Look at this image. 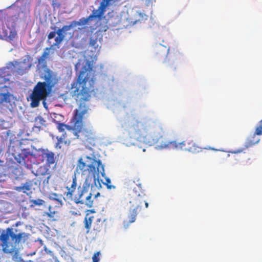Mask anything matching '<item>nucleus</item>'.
<instances>
[{
  "mask_svg": "<svg viewBox=\"0 0 262 262\" xmlns=\"http://www.w3.org/2000/svg\"><path fill=\"white\" fill-rule=\"evenodd\" d=\"M77 170H80L82 176H85V180L82 186L77 187V179L76 173L72 176V181L70 185L66 187L67 191L64 192V200L68 202H73L76 204L85 205L88 208L93 206L94 200L92 194L90 191V185L92 183L96 184V174H101L103 176L104 173V165L99 160L89 156L80 158L77 164Z\"/></svg>",
  "mask_w": 262,
  "mask_h": 262,
  "instance_id": "nucleus-1",
  "label": "nucleus"
},
{
  "mask_svg": "<svg viewBox=\"0 0 262 262\" xmlns=\"http://www.w3.org/2000/svg\"><path fill=\"white\" fill-rule=\"evenodd\" d=\"M82 68L76 81L72 84V96L81 104L90 100L92 95L95 93L94 85L96 78L92 68Z\"/></svg>",
  "mask_w": 262,
  "mask_h": 262,
  "instance_id": "nucleus-2",
  "label": "nucleus"
},
{
  "mask_svg": "<svg viewBox=\"0 0 262 262\" xmlns=\"http://www.w3.org/2000/svg\"><path fill=\"white\" fill-rule=\"evenodd\" d=\"M86 112V109L74 110L71 120V130L76 139H79L85 146H90L95 145V135L93 129L85 127L83 123V116Z\"/></svg>",
  "mask_w": 262,
  "mask_h": 262,
  "instance_id": "nucleus-3",
  "label": "nucleus"
},
{
  "mask_svg": "<svg viewBox=\"0 0 262 262\" xmlns=\"http://www.w3.org/2000/svg\"><path fill=\"white\" fill-rule=\"evenodd\" d=\"M28 238V234L25 232L15 234L12 228H8L1 231V241L3 251L6 253L13 254L12 259L19 262H24L19 257L17 245L21 242H25Z\"/></svg>",
  "mask_w": 262,
  "mask_h": 262,
  "instance_id": "nucleus-4",
  "label": "nucleus"
},
{
  "mask_svg": "<svg viewBox=\"0 0 262 262\" xmlns=\"http://www.w3.org/2000/svg\"><path fill=\"white\" fill-rule=\"evenodd\" d=\"M130 184L133 185V189L129 193L128 217L129 223H132L136 221V216L141 212L143 203H144L146 208L148 207V203L144 200L145 193L140 179H138L136 182L134 180Z\"/></svg>",
  "mask_w": 262,
  "mask_h": 262,
  "instance_id": "nucleus-5",
  "label": "nucleus"
},
{
  "mask_svg": "<svg viewBox=\"0 0 262 262\" xmlns=\"http://www.w3.org/2000/svg\"><path fill=\"white\" fill-rule=\"evenodd\" d=\"M165 134L164 128L161 125L158 126L152 135L150 136L148 141L149 145H156V148L158 149H180L187 150V145L189 144L187 139L181 142L177 143L176 141H168L163 138Z\"/></svg>",
  "mask_w": 262,
  "mask_h": 262,
  "instance_id": "nucleus-6",
  "label": "nucleus"
},
{
  "mask_svg": "<svg viewBox=\"0 0 262 262\" xmlns=\"http://www.w3.org/2000/svg\"><path fill=\"white\" fill-rule=\"evenodd\" d=\"M51 92V90L48 88L45 82H38L30 95L31 106L36 107L39 106L40 102L42 101L44 106L46 107V101Z\"/></svg>",
  "mask_w": 262,
  "mask_h": 262,
  "instance_id": "nucleus-7",
  "label": "nucleus"
},
{
  "mask_svg": "<svg viewBox=\"0 0 262 262\" xmlns=\"http://www.w3.org/2000/svg\"><path fill=\"white\" fill-rule=\"evenodd\" d=\"M31 57L27 56L23 61L18 62L15 61L10 62L8 64L6 67L1 69V78H4L5 80H8L7 76H11L12 73L15 71V65L18 66L17 72L19 75H23L26 73L31 67V62L30 61Z\"/></svg>",
  "mask_w": 262,
  "mask_h": 262,
  "instance_id": "nucleus-8",
  "label": "nucleus"
},
{
  "mask_svg": "<svg viewBox=\"0 0 262 262\" xmlns=\"http://www.w3.org/2000/svg\"><path fill=\"white\" fill-rule=\"evenodd\" d=\"M112 0H102L97 10H93L92 14L86 18L84 19V23H87L93 18H101L105 12L106 7L109 6Z\"/></svg>",
  "mask_w": 262,
  "mask_h": 262,
  "instance_id": "nucleus-9",
  "label": "nucleus"
},
{
  "mask_svg": "<svg viewBox=\"0 0 262 262\" xmlns=\"http://www.w3.org/2000/svg\"><path fill=\"white\" fill-rule=\"evenodd\" d=\"M79 23L76 21H73L69 25L63 26L61 28L57 31V36L55 38V43L52 46H58L64 39L66 36V32L69 31L72 28L79 25Z\"/></svg>",
  "mask_w": 262,
  "mask_h": 262,
  "instance_id": "nucleus-10",
  "label": "nucleus"
},
{
  "mask_svg": "<svg viewBox=\"0 0 262 262\" xmlns=\"http://www.w3.org/2000/svg\"><path fill=\"white\" fill-rule=\"evenodd\" d=\"M37 158L42 162H46V164L49 166L55 162L54 153L48 149L39 150L37 154Z\"/></svg>",
  "mask_w": 262,
  "mask_h": 262,
  "instance_id": "nucleus-11",
  "label": "nucleus"
},
{
  "mask_svg": "<svg viewBox=\"0 0 262 262\" xmlns=\"http://www.w3.org/2000/svg\"><path fill=\"white\" fill-rule=\"evenodd\" d=\"M27 262H59L57 258L54 256L53 252L49 250L46 246L44 247V252L35 261L28 260Z\"/></svg>",
  "mask_w": 262,
  "mask_h": 262,
  "instance_id": "nucleus-12",
  "label": "nucleus"
},
{
  "mask_svg": "<svg viewBox=\"0 0 262 262\" xmlns=\"http://www.w3.org/2000/svg\"><path fill=\"white\" fill-rule=\"evenodd\" d=\"M43 78L45 80V84L51 90L58 82L56 75L50 69L45 71Z\"/></svg>",
  "mask_w": 262,
  "mask_h": 262,
  "instance_id": "nucleus-13",
  "label": "nucleus"
},
{
  "mask_svg": "<svg viewBox=\"0 0 262 262\" xmlns=\"http://www.w3.org/2000/svg\"><path fill=\"white\" fill-rule=\"evenodd\" d=\"M17 35V32L13 27L4 26L3 28V35H1V39L10 41Z\"/></svg>",
  "mask_w": 262,
  "mask_h": 262,
  "instance_id": "nucleus-14",
  "label": "nucleus"
},
{
  "mask_svg": "<svg viewBox=\"0 0 262 262\" xmlns=\"http://www.w3.org/2000/svg\"><path fill=\"white\" fill-rule=\"evenodd\" d=\"M95 213L94 209L88 210L86 215L84 217L83 223L84 228L86 229L85 233L88 234L91 232V228L92 224L94 219V216L92 215L91 213Z\"/></svg>",
  "mask_w": 262,
  "mask_h": 262,
  "instance_id": "nucleus-15",
  "label": "nucleus"
},
{
  "mask_svg": "<svg viewBox=\"0 0 262 262\" xmlns=\"http://www.w3.org/2000/svg\"><path fill=\"white\" fill-rule=\"evenodd\" d=\"M30 154L29 149H20V152H15L13 155L17 163L20 165L25 164L26 158Z\"/></svg>",
  "mask_w": 262,
  "mask_h": 262,
  "instance_id": "nucleus-16",
  "label": "nucleus"
},
{
  "mask_svg": "<svg viewBox=\"0 0 262 262\" xmlns=\"http://www.w3.org/2000/svg\"><path fill=\"white\" fill-rule=\"evenodd\" d=\"M33 180H28L22 186H15L14 189L18 192H23L28 194L31 192V190L33 187Z\"/></svg>",
  "mask_w": 262,
  "mask_h": 262,
  "instance_id": "nucleus-17",
  "label": "nucleus"
},
{
  "mask_svg": "<svg viewBox=\"0 0 262 262\" xmlns=\"http://www.w3.org/2000/svg\"><path fill=\"white\" fill-rule=\"evenodd\" d=\"M57 142L55 144L56 149H61L63 147H68L71 143L70 140L66 138V134H62L60 137H57Z\"/></svg>",
  "mask_w": 262,
  "mask_h": 262,
  "instance_id": "nucleus-18",
  "label": "nucleus"
},
{
  "mask_svg": "<svg viewBox=\"0 0 262 262\" xmlns=\"http://www.w3.org/2000/svg\"><path fill=\"white\" fill-rule=\"evenodd\" d=\"M50 166L47 164H44L43 165L40 166L37 170L36 174L42 176L48 175L47 183H48L49 179L51 177L49 168Z\"/></svg>",
  "mask_w": 262,
  "mask_h": 262,
  "instance_id": "nucleus-19",
  "label": "nucleus"
},
{
  "mask_svg": "<svg viewBox=\"0 0 262 262\" xmlns=\"http://www.w3.org/2000/svg\"><path fill=\"white\" fill-rule=\"evenodd\" d=\"M187 142L189 143L187 145V150L193 153L199 152L202 151V148L200 147L198 145L193 142V140L187 139Z\"/></svg>",
  "mask_w": 262,
  "mask_h": 262,
  "instance_id": "nucleus-20",
  "label": "nucleus"
},
{
  "mask_svg": "<svg viewBox=\"0 0 262 262\" xmlns=\"http://www.w3.org/2000/svg\"><path fill=\"white\" fill-rule=\"evenodd\" d=\"M103 221L101 218L97 219L96 222H95L93 226V230L91 232H93L94 234H97L98 232H100L103 228Z\"/></svg>",
  "mask_w": 262,
  "mask_h": 262,
  "instance_id": "nucleus-21",
  "label": "nucleus"
},
{
  "mask_svg": "<svg viewBox=\"0 0 262 262\" xmlns=\"http://www.w3.org/2000/svg\"><path fill=\"white\" fill-rule=\"evenodd\" d=\"M57 213V211H52L51 210V207L49 206V212H45L43 215L47 216L49 218H50L51 220V221H54L56 220V218L57 217V216L56 215Z\"/></svg>",
  "mask_w": 262,
  "mask_h": 262,
  "instance_id": "nucleus-22",
  "label": "nucleus"
},
{
  "mask_svg": "<svg viewBox=\"0 0 262 262\" xmlns=\"http://www.w3.org/2000/svg\"><path fill=\"white\" fill-rule=\"evenodd\" d=\"M1 96H3V98L1 99V103H10L13 99V95L8 93L4 94L1 93Z\"/></svg>",
  "mask_w": 262,
  "mask_h": 262,
  "instance_id": "nucleus-23",
  "label": "nucleus"
},
{
  "mask_svg": "<svg viewBox=\"0 0 262 262\" xmlns=\"http://www.w3.org/2000/svg\"><path fill=\"white\" fill-rule=\"evenodd\" d=\"M30 202L31 203L30 206L31 208H33L36 206H41L45 203L44 200L40 199H38L37 200H31Z\"/></svg>",
  "mask_w": 262,
  "mask_h": 262,
  "instance_id": "nucleus-24",
  "label": "nucleus"
},
{
  "mask_svg": "<svg viewBox=\"0 0 262 262\" xmlns=\"http://www.w3.org/2000/svg\"><path fill=\"white\" fill-rule=\"evenodd\" d=\"M35 122L37 127L40 128L42 126H46V120L41 116H37L35 119Z\"/></svg>",
  "mask_w": 262,
  "mask_h": 262,
  "instance_id": "nucleus-25",
  "label": "nucleus"
},
{
  "mask_svg": "<svg viewBox=\"0 0 262 262\" xmlns=\"http://www.w3.org/2000/svg\"><path fill=\"white\" fill-rule=\"evenodd\" d=\"M137 126L138 127H140L141 128H138L137 129H136L135 128V129L136 130V132L137 134H139L140 135H142V133H143V130L145 132H146V127L144 126L143 123H142V122H138L137 123Z\"/></svg>",
  "mask_w": 262,
  "mask_h": 262,
  "instance_id": "nucleus-26",
  "label": "nucleus"
},
{
  "mask_svg": "<svg viewBox=\"0 0 262 262\" xmlns=\"http://www.w3.org/2000/svg\"><path fill=\"white\" fill-rule=\"evenodd\" d=\"M262 135V119L259 122L258 125L256 127L255 131L254 134L253 139L254 138L255 135Z\"/></svg>",
  "mask_w": 262,
  "mask_h": 262,
  "instance_id": "nucleus-27",
  "label": "nucleus"
},
{
  "mask_svg": "<svg viewBox=\"0 0 262 262\" xmlns=\"http://www.w3.org/2000/svg\"><path fill=\"white\" fill-rule=\"evenodd\" d=\"M57 127L59 132H62L66 128L71 130L72 126H69L62 123H58Z\"/></svg>",
  "mask_w": 262,
  "mask_h": 262,
  "instance_id": "nucleus-28",
  "label": "nucleus"
},
{
  "mask_svg": "<svg viewBox=\"0 0 262 262\" xmlns=\"http://www.w3.org/2000/svg\"><path fill=\"white\" fill-rule=\"evenodd\" d=\"M258 142V140H254L252 139H248L245 143V147L249 148L255 145Z\"/></svg>",
  "mask_w": 262,
  "mask_h": 262,
  "instance_id": "nucleus-29",
  "label": "nucleus"
},
{
  "mask_svg": "<svg viewBox=\"0 0 262 262\" xmlns=\"http://www.w3.org/2000/svg\"><path fill=\"white\" fill-rule=\"evenodd\" d=\"M105 182L104 183V184L106 186V187L108 189H111L112 188H115V186L114 185H111V181L108 178H106L105 179Z\"/></svg>",
  "mask_w": 262,
  "mask_h": 262,
  "instance_id": "nucleus-30",
  "label": "nucleus"
},
{
  "mask_svg": "<svg viewBox=\"0 0 262 262\" xmlns=\"http://www.w3.org/2000/svg\"><path fill=\"white\" fill-rule=\"evenodd\" d=\"M100 252H97L94 253L92 257L93 262H99L100 260L99 255Z\"/></svg>",
  "mask_w": 262,
  "mask_h": 262,
  "instance_id": "nucleus-31",
  "label": "nucleus"
},
{
  "mask_svg": "<svg viewBox=\"0 0 262 262\" xmlns=\"http://www.w3.org/2000/svg\"><path fill=\"white\" fill-rule=\"evenodd\" d=\"M164 50V52L163 53V56H165L168 52V49H167L165 47H164L162 45H159L158 47V50L160 51H162Z\"/></svg>",
  "mask_w": 262,
  "mask_h": 262,
  "instance_id": "nucleus-32",
  "label": "nucleus"
},
{
  "mask_svg": "<svg viewBox=\"0 0 262 262\" xmlns=\"http://www.w3.org/2000/svg\"><path fill=\"white\" fill-rule=\"evenodd\" d=\"M56 33L57 32H56L55 31H52L50 32V33L48 35V39L50 40L53 38L55 36Z\"/></svg>",
  "mask_w": 262,
  "mask_h": 262,
  "instance_id": "nucleus-33",
  "label": "nucleus"
},
{
  "mask_svg": "<svg viewBox=\"0 0 262 262\" xmlns=\"http://www.w3.org/2000/svg\"><path fill=\"white\" fill-rule=\"evenodd\" d=\"M49 54V52H47V51H45L42 55V58H45L47 56H48Z\"/></svg>",
  "mask_w": 262,
  "mask_h": 262,
  "instance_id": "nucleus-34",
  "label": "nucleus"
},
{
  "mask_svg": "<svg viewBox=\"0 0 262 262\" xmlns=\"http://www.w3.org/2000/svg\"><path fill=\"white\" fill-rule=\"evenodd\" d=\"M169 68L172 71H174L176 69V67L173 65V64H170L169 65Z\"/></svg>",
  "mask_w": 262,
  "mask_h": 262,
  "instance_id": "nucleus-35",
  "label": "nucleus"
},
{
  "mask_svg": "<svg viewBox=\"0 0 262 262\" xmlns=\"http://www.w3.org/2000/svg\"><path fill=\"white\" fill-rule=\"evenodd\" d=\"M204 149H208V150H214V151L217 150V149L214 148V147H205Z\"/></svg>",
  "mask_w": 262,
  "mask_h": 262,
  "instance_id": "nucleus-36",
  "label": "nucleus"
},
{
  "mask_svg": "<svg viewBox=\"0 0 262 262\" xmlns=\"http://www.w3.org/2000/svg\"><path fill=\"white\" fill-rule=\"evenodd\" d=\"M100 195V193L99 192H97L96 194L94 195V198H97L98 196Z\"/></svg>",
  "mask_w": 262,
  "mask_h": 262,
  "instance_id": "nucleus-37",
  "label": "nucleus"
},
{
  "mask_svg": "<svg viewBox=\"0 0 262 262\" xmlns=\"http://www.w3.org/2000/svg\"><path fill=\"white\" fill-rule=\"evenodd\" d=\"M53 199L57 202H61V200H60L59 199H57V198H53Z\"/></svg>",
  "mask_w": 262,
  "mask_h": 262,
  "instance_id": "nucleus-38",
  "label": "nucleus"
},
{
  "mask_svg": "<svg viewBox=\"0 0 262 262\" xmlns=\"http://www.w3.org/2000/svg\"><path fill=\"white\" fill-rule=\"evenodd\" d=\"M35 254V252H34L33 253H31L27 254V256H32L33 255H34Z\"/></svg>",
  "mask_w": 262,
  "mask_h": 262,
  "instance_id": "nucleus-39",
  "label": "nucleus"
},
{
  "mask_svg": "<svg viewBox=\"0 0 262 262\" xmlns=\"http://www.w3.org/2000/svg\"><path fill=\"white\" fill-rule=\"evenodd\" d=\"M53 195H54V196H57V195H57V194H56V193H53Z\"/></svg>",
  "mask_w": 262,
  "mask_h": 262,
  "instance_id": "nucleus-40",
  "label": "nucleus"
},
{
  "mask_svg": "<svg viewBox=\"0 0 262 262\" xmlns=\"http://www.w3.org/2000/svg\"><path fill=\"white\" fill-rule=\"evenodd\" d=\"M49 50V48H46V50H47V51H48V50Z\"/></svg>",
  "mask_w": 262,
  "mask_h": 262,
  "instance_id": "nucleus-41",
  "label": "nucleus"
}]
</instances>
